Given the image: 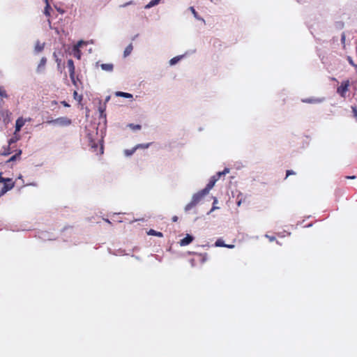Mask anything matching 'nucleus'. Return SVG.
Masks as SVG:
<instances>
[{"instance_id":"obj_3","label":"nucleus","mask_w":357,"mask_h":357,"mask_svg":"<svg viewBox=\"0 0 357 357\" xmlns=\"http://www.w3.org/2000/svg\"><path fill=\"white\" fill-rule=\"evenodd\" d=\"M48 123H52L56 125H59L61 126H67L71 124L72 121L68 117H59L56 119L49 121Z\"/></svg>"},{"instance_id":"obj_6","label":"nucleus","mask_w":357,"mask_h":357,"mask_svg":"<svg viewBox=\"0 0 357 357\" xmlns=\"http://www.w3.org/2000/svg\"><path fill=\"white\" fill-rule=\"evenodd\" d=\"M67 66L68 68L70 77L72 80H74L75 77V65L72 59H68L67 62Z\"/></svg>"},{"instance_id":"obj_4","label":"nucleus","mask_w":357,"mask_h":357,"mask_svg":"<svg viewBox=\"0 0 357 357\" xmlns=\"http://www.w3.org/2000/svg\"><path fill=\"white\" fill-rule=\"evenodd\" d=\"M223 174V172H219L216 176H213L208 183L206 185V188L203 189L207 194L210 191V190L214 186L215 182L220 178V176Z\"/></svg>"},{"instance_id":"obj_22","label":"nucleus","mask_w":357,"mask_h":357,"mask_svg":"<svg viewBox=\"0 0 357 357\" xmlns=\"http://www.w3.org/2000/svg\"><path fill=\"white\" fill-rule=\"evenodd\" d=\"M2 114H3V116L6 115V118H4L3 121L4 122L9 121V117H10L11 113L8 110H6L5 112H3Z\"/></svg>"},{"instance_id":"obj_35","label":"nucleus","mask_w":357,"mask_h":357,"mask_svg":"<svg viewBox=\"0 0 357 357\" xmlns=\"http://www.w3.org/2000/svg\"><path fill=\"white\" fill-rule=\"evenodd\" d=\"M132 1H129V2H128V3H126L125 4L122 5L121 6H122V7H125V6H128V5H130V4H132Z\"/></svg>"},{"instance_id":"obj_29","label":"nucleus","mask_w":357,"mask_h":357,"mask_svg":"<svg viewBox=\"0 0 357 357\" xmlns=\"http://www.w3.org/2000/svg\"><path fill=\"white\" fill-rule=\"evenodd\" d=\"M347 59L350 65H351L353 67L355 66L356 63H354V62L351 56H348Z\"/></svg>"},{"instance_id":"obj_14","label":"nucleus","mask_w":357,"mask_h":357,"mask_svg":"<svg viewBox=\"0 0 357 357\" xmlns=\"http://www.w3.org/2000/svg\"><path fill=\"white\" fill-rule=\"evenodd\" d=\"M114 66L112 63H103L101 65V68L106 71H112Z\"/></svg>"},{"instance_id":"obj_11","label":"nucleus","mask_w":357,"mask_h":357,"mask_svg":"<svg viewBox=\"0 0 357 357\" xmlns=\"http://www.w3.org/2000/svg\"><path fill=\"white\" fill-rule=\"evenodd\" d=\"M45 9H44V14L47 16V17H50V11L52 10V8L48 2V0H45Z\"/></svg>"},{"instance_id":"obj_34","label":"nucleus","mask_w":357,"mask_h":357,"mask_svg":"<svg viewBox=\"0 0 357 357\" xmlns=\"http://www.w3.org/2000/svg\"><path fill=\"white\" fill-rule=\"evenodd\" d=\"M91 146L93 149H96L98 147V146L94 142H91Z\"/></svg>"},{"instance_id":"obj_24","label":"nucleus","mask_w":357,"mask_h":357,"mask_svg":"<svg viewBox=\"0 0 357 357\" xmlns=\"http://www.w3.org/2000/svg\"><path fill=\"white\" fill-rule=\"evenodd\" d=\"M129 127L130 128H132V130H140L141 128H142V126L140 125H139V124H133V123H130L129 125Z\"/></svg>"},{"instance_id":"obj_36","label":"nucleus","mask_w":357,"mask_h":357,"mask_svg":"<svg viewBox=\"0 0 357 357\" xmlns=\"http://www.w3.org/2000/svg\"><path fill=\"white\" fill-rule=\"evenodd\" d=\"M178 220V217L176 215H174L172 217V221L176 222Z\"/></svg>"},{"instance_id":"obj_32","label":"nucleus","mask_w":357,"mask_h":357,"mask_svg":"<svg viewBox=\"0 0 357 357\" xmlns=\"http://www.w3.org/2000/svg\"><path fill=\"white\" fill-rule=\"evenodd\" d=\"M61 104L64 106V107H70V105L66 102V101H62L61 102Z\"/></svg>"},{"instance_id":"obj_20","label":"nucleus","mask_w":357,"mask_h":357,"mask_svg":"<svg viewBox=\"0 0 357 357\" xmlns=\"http://www.w3.org/2000/svg\"><path fill=\"white\" fill-rule=\"evenodd\" d=\"M160 0H151L146 6V8H149L151 7H153L155 5H157Z\"/></svg>"},{"instance_id":"obj_41","label":"nucleus","mask_w":357,"mask_h":357,"mask_svg":"<svg viewBox=\"0 0 357 357\" xmlns=\"http://www.w3.org/2000/svg\"><path fill=\"white\" fill-rule=\"evenodd\" d=\"M100 153L102 154L103 153V146H102V145H101V146L100 148Z\"/></svg>"},{"instance_id":"obj_13","label":"nucleus","mask_w":357,"mask_h":357,"mask_svg":"<svg viewBox=\"0 0 357 357\" xmlns=\"http://www.w3.org/2000/svg\"><path fill=\"white\" fill-rule=\"evenodd\" d=\"M11 147L10 146H7L6 147H3V151L0 152L1 155L7 156L11 153Z\"/></svg>"},{"instance_id":"obj_33","label":"nucleus","mask_w":357,"mask_h":357,"mask_svg":"<svg viewBox=\"0 0 357 357\" xmlns=\"http://www.w3.org/2000/svg\"><path fill=\"white\" fill-rule=\"evenodd\" d=\"M134 151H135V149H134V150H132V151H128V150H127V151H126V154H127L128 155H131V154H132V153H133Z\"/></svg>"},{"instance_id":"obj_23","label":"nucleus","mask_w":357,"mask_h":357,"mask_svg":"<svg viewBox=\"0 0 357 357\" xmlns=\"http://www.w3.org/2000/svg\"><path fill=\"white\" fill-rule=\"evenodd\" d=\"M181 56H175L174 58H172L170 61H169V63L170 65H174L176 64L180 59H181Z\"/></svg>"},{"instance_id":"obj_30","label":"nucleus","mask_w":357,"mask_h":357,"mask_svg":"<svg viewBox=\"0 0 357 357\" xmlns=\"http://www.w3.org/2000/svg\"><path fill=\"white\" fill-rule=\"evenodd\" d=\"M294 174H296V173L293 170H287L286 178L291 175H294Z\"/></svg>"},{"instance_id":"obj_25","label":"nucleus","mask_w":357,"mask_h":357,"mask_svg":"<svg viewBox=\"0 0 357 357\" xmlns=\"http://www.w3.org/2000/svg\"><path fill=\"white\" fill-rule=\"evenodd\" d=\"M353 116L356 119V121L357 120V107L356 106H352L351 107Z\"/></svg>"},{"instance_id":"obj_10","label":"nucleus","mask_w":357,"mask_h":357,"mask_svg":"<svg viewBox=\"0 0 357 357\" xmlns=\"http://www.w3.org/2000/svg\"><path fill=\"white\" fill-rule=\"evenodd\" d=\"M21 154H22V150H17V152L15 153V154L13 155V156H11L8 160L7 162H13V161H15L16 160L20 159Z\"/></svg>"},{"instance_id":"obj_2","label":"nucleus","mask_w":357,"mask_h":357,"mask_svg":"<svg viewBox=\"0 0 357 357\" xmlns=\"http://www.w3.org/2000/svg\"><path fill=\"white\" fill-rule=\"evenodd\" d=\"M4 184H3V188H1V191H0V197L3 195L5 193H6L8 191L10 190L11 189H13L15 186V182L13 181L12 178H6V181H3V182Z\"/></svg>"},{"instance_id":"obj_12","label":"nucleus","mask_w":357,"mask_h":357,"mask_svg":"<svg viewBox=\"0 0 357 357\" xmlns=\"http://www.w3.org/2000/svg\"><path fill=\"white\" fill-rule=\"evenodd\" d=\"M147 234L150 235V236H155L160 237V238L163 236V234L162 232L157 231L153 229H149L147 231Z\"/></svg>"},{"instance_id":"obj_18","label":"nucleus","mask_w":357,"mask_h":357,"mask_svg":"<svg viewBox=\"0 0 357 357\" xmlns=\"http://www.w3.org/2000/svg\"><path fill=\"white\" fill-rule=\"evenodd\" d=\"M303 102L306 103H317L320 102L321 100L316 98H307L302 100Z\"/></svg>"},{"instance_id":"obj_27","label":"nucleus","mask_w":357,"mask_h":357,"mask_svg":"<svg viewBox=\"0 0 357 357\" xmlns=\"http://www.w3.org/2000/svg\"><path fill=\"white\" fill-rule=\"evenodd\" d=\"M215 245L217 247H223V239L219 238L215 243Z\"/></svg>"},{"instance_id":"obj_31","label":"nucleus","mask_w":357,"mask_h":357,"mask_svg":"<svg viewBox=\"0 0 357 357\" xmlns=\"http://www.w3.org/2000/svg\"><path fill=\"white\" fill-rule=\"evenodd\" d=\"M6 178L2 177V172H0V183H3V181H6Z\"/></svg>"},{"instance_id":"obj_7","label":"nucleus","mask_w":357,"mask_h":357,"mask_svg":"<svg viewBox=\"0 0 357 357\" xmlns=\"http://www.w3.org/2000/svg\"><path fill=\"white\" fill-rule=\"evenodd\" d=\"M25 123H26V120L24 119L22 117L18 118L15 123V133L20 131L21 128L24 126Z\"/></svg>"},{"instance_id":"obj_28","label":"nucleus","mask_w":357,"mask_h":357,"mask_svg":"<svg viewBox=\"0 0 357 357\" xmlns=\"http://www.w3.org/2000/svg\"><path fill=\"white\" fill-rule=\"evenodd\" d=\"M73 96H74V98L78 101H81L82 98V96H78V94H77V92L76 91H74L73 93Z\"/></svg>"},{"instance_id":"obj_8","label":"nucleus","mask_w":357,"mask_h":357,"mask_svg":"<svg viewBox=\"0 0 357 357\" xmlns=\"http://www.w3.org/2000/svg\"><path fill=\"white\" fill-rule=\"evenodd\" d=\"M194 238L190 234H187L185 238L181 240L180 245L181 246H185L191 243L193 241Z\"/></svg>"},{"instance_id":"obj_21","label":"nucleus","mask_w":357,"mask_h":357,"mask_svg":"<svg viewBox=\"0 0 357 357\" xmlns=\"http://www.w3.org/2000/svg\"><path fill=\"white\" fill-rule=\"evenodd\" d=\"M0 97L1 98H8L7 93L3 86H0Z\"/></svg>"},{"instance_id":"obj_17","label":"nucleus","mask_w":357,"mask_h":357,"mask_svg":"<svg viewBox=\"0 0 357 357\" xmlns=\"http://www.w3.org/2000/svg\"><path fill=\"white\" fill-rule=\"evenodd\" d=\"M43 49H44V44L40 43L39 41H38L35 45V50L37 52H40L43 51Z\"/></svg>"},{"instance_id":"obj_38","label":"nucleus","mask_w":357,"mask_h":357,"mask_svg":"<svg viewBox=\"0 0 357 357\" xmlns=\"http://www.w3.org/2000/svg\"><path fill=\"white\" fill-rule=\"evenodd\" d=\"M83 43H84V42H83V41H82V40H80V41H79V42H78V43H77V46H79V47H80Z\"/></svg>"},{"instance_id":"obj_9","label":"nucleus","mask_w":357,"mask_h":357,"mask_svg":"<svg viewBox=\"0 0 357 357\" xmlns=\"http://www.w3.org/2000/svg\"><path fill=\"white\" fill-rule=\"evenodd\" d=\"M46 63H47V59L45 57H42L40 61V63H38V65L37 66V69H36L37 72L39 73H42L45 68Z\"/></svg>"},{"instance_id":"obj_5","label":"nucleus","mask_w":357,"mask_h":357,"mask_svg":"<svg viewBox=\"0 0 357 357\" xmlns=\"http://www.w3.org/2000/svg\"><path fill=\"white\" fill-rule=\"evenodd\" d=\"M349 82L348 80L341 83V85L337 87V91L342 96H344L345 93L349 90Z\"/></svg>"},{"instance_id":"obj_16","label":"nucleus","mask_w":357,"mask_h":357,"mask_svg":"<svg viewBox=\"0 0 357 357\" xmlns=\"http://www.w3.org/2000/svg\"><path fill=\"white\" fill-rule=\"evenodd\" d=\"M133 47L132 44L128 45L124 50V56H128L132 51Z\"/></svg>"},{"instance_id":"obj_19","label":"nucleus","mask_w":357,"mask_h":357,"mask_svg":"<svg viewBox=\"0 0 357 357\" xmlns=\"http://www.w3.org/2000/svg\"><path fill=\"white\" fill-rule=\"evenodd\" d=\"M190 10H191V12H192V15H194V17H195L196 19H197V20H199L204 21V20H203L202 17H200L199 16V15H198L197 12L195 10V9L194 8V7H192V6L190 7Z\"/></svg>"},{"instance_id":"obj_1","label":"nucleus","mask_w":357,"mask_h":357,"mask_svg":"<svg viewBox=\"0 0 357 357\" xmlns=\"http://www.w3.org/2000/svg\"><path fill=\"white\" fill-rule=\"evenodd\" d=\"M207 193L204 190H201L198 192L197 193L195 194L192 196V198L190 203H188L185 207V211H188L190 209H192L193 207H195L201 200L206 195Z\"/></svg>"},{"instance_id":"obj_43","label":"nucleus","mask_w":357,"mask_h":357,"mask_svg":"<svg viewBox=\"0 0 357 357\" xmlns=\"http://www.w3.org/2000/svg\"><path fill=\"white\" fill-rule=\"evenodd\" d=\"M356 70V73H357V64H355V66H354Z\"/></svg>"},{"instance_id":"obj_37","label":"nucleus","mask_w":357,"mask_h":357,"mask_svg":"<svg viewBox=\"0 0 357 357\" xmlns=\"http://www.w3.org/2000/svg\"><path fill=\"white\" fill-rule=\"evenodd\" d=\"M356 178L355 176H347L346 178L347 179H354Z\"/></svg>"},{"instance_id":"obj_40","label":"nucleus","mask_w":357,"mask_h":357,"mask_svg":"<svg viewBox=\"0 0 357 357\" xmlns=\"http://www.w3.org/2000/svg\"><path fill=\"white\" fill-rule=\"evenodd\" d=\"M227 173H229V169L227 168H225V172H224L225 175L227 174Z\"/></svg>"},{"instance_id":"obj_26","label":"nucleus","mask_w":357,"mask_h":357,"mask_svg":"<svg viewBox=\"0 0 357 357\" xmlns=\"http://www.w3.org/2000/svg\"><path fill=\"white\" fill-rule=\"evenodd\" d=\"M19 139L17 137H12L8 140V146H11V145L15 143Z\"/></svg>"},{"instance_id":"obj_39","label":"nucleus","mask_w":357,"mask_h":357,"mask_svg":"<svg viewBox=\"0 0 357 357\" xmlns=\"http://www.w3.org/2000/svg\"><path fill=\"white\" fill-rule=\"evenodd\" d=\"M224 247H225V248H232V247H233V245H227V244H225V243Z\"/></svg>"},{"instance_id":"obj_42","label":"nucleus","mask_w":357,"mask_h":357,"mask_svg":"<svg viewBox=\"0 0 357 357\" xmlns=\"http://www.w3.org/2000/svg\"><path fill=\"white\" fill-rule=\"evenodd\" d=\"M269 238H270L271 241H274L275 239V237H269Z\"/></svg>"},{"instance_id":"obj_15","label":"nucleus","mask_w":357,"mask_h":357,"mask_svg":"<svg viewBox=\"0 0 357 357\" xmlns=\"http://www.w3.org/2000/svg\"><path fill=\"white\" fill-rule=\"evenodd\" d=\"M116 96L127 98H131L132 97V95L126 92H121V91H117L116 93Z\"/></svg>"}]
</instances>
